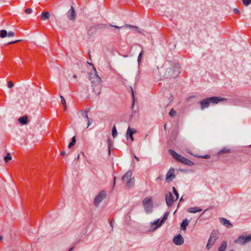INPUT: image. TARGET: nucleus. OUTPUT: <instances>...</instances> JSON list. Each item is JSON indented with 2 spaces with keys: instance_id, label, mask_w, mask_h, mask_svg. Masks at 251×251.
I'll return each instance as SVG.
<instances>
[{
  "instance_id": "obj_44",
  "label": "nucleus",
  "mask_w": 251,
  "mask_h": 251,
  "mask_svg": "<svg viewBox=\"0 0 251 251\" xmlns=\"http://www.w3.org/2000/svg\"><path fill=\"white\" fill-rule=\"evenodd\" d=\"M19 41H20V40H16V41L10 42L8 44H15V43H18Z\"/></svg>"
},
{
  "instance_id": "obj_25",
  "label": "nucleus",
  "mask_w": 251,
  "mask_h": 251,
  "mask_svg": "<svg viewBox=\"0 0 251 251\" xmlns=\"http://www.w3.org/2000/svg\"><path fill=\"white\" fill-rule=\"evenodd\" d=\"M50 14L48 12H44L41 14L42 19L43 20H46L50 17Z\"/></svg>"
},
{
  "instance_id": "obj_33",
  "label": "nucleus",
  "mask_w": 251,
  "mask_h": 251,
  "mask_svg": "<svg viewBox=\"0 0 251 251\" xmlns=\"http://www.w3.org/2000/svg\"><path fill=\"white\" fill-rule=\"evenodd\" d=\"M60 98H61V100L62 104L64 106V110H66V101H65V99L63 98V97H62L61 96H60Z\"/></svg>"
},
{
  "instance_id": "obj_14",
  "label": "nucleus",
  "mask_w": 251,
  "mask_h": 251,
  "mask_svg": "<svg viewBox=\"0 0 251 251\" xmlns=\"http://www.w3.org/2000/svg\"><path fill=\"white\" fill-rule=\"evenodd\" d=\"M173 242L176 245H181L184 243L183 238L180 234H178L173 238Z\"/></svg>"
},
{
  "instance_id": "obj_20",
  "label": "nucleus",
  "mask_w": 251,
  "mask_h": 251,
  "mask_svg": "<svg viewBox=\"0 0 251 251\" xmlns=\"http://www.w3.org/2000/svg\"><path fill=\"white\" fill-rule=\"evenodd\" d=\"M96 30L97 29L95 26H91L88 30V35L89 36H92L94 35V34L96 33Z\"/></svg>"
},
{
  "instance_id": "obj_31",
  "label": "nucleus",
  "mask_w": 251,
  "mask_h": 251,
  "mask_svg": "<svg viewBox=\"0 0 251 251\" xmlns=\"http://www.w3.org/2000/svg\"><path fill=\"white\" fill-rule=\"evenodd\" d=\"M12 159V157L9 153H8L6 156H4V159L6 162H8L9 161L11 160Z\"/></svg>"
},
{
  "instance_id": "obj_8",
  "label": "nucleus",
  "mask_w": 251,
  "mask_h": 251,
  "mask_svg": "<svg viewBox=\"0 0 251 251\" xmlns=\"http://www.w3.org/2000/svg\"><path fill=\"white\" fill-rule=\"evenodd\" d=\"M132 172L131 171H128L122 177V180L124 182H126V186L128 187H130L133 185L134 184V178H131Z\"/></svg>"
},
{
  "instance_id": "obj_39",
  "label": "nucleus",
  "mask_w": 251,
  "mask_h": 251,
  "mask_svg": "<svg viewBox=\"0 0 251 251\" xmlns=\"http://www.w3.org/2000/svg\"><path fill=\"white\" fill-rule=\"evenodd\" d=\"M200 157H201L202 158H204V159H209V158H210V156L208 154H206L203 156H200Z\"/></svg>"
},
{
  "instance_id": "obj_23",
  "label": "nucleus",
  "mask_w": 251,
  "mask_h": 251,
  "mask_svg": "<svg viewBox=\"0 0 251 251\" xmlns=\"http://www.w3.org/2000/svg\"><path fill=\"white\" fill-rule=\"evenodd\" d=\"M157 229V220H155L151 225L149 231H153Z\"/></svg>"
},
{
  "instance_id": "obj_52",
  "label": "nucleus",
  "mask_w": 251,
  "mask_h": 251,
  "mask_svg": "<svg viewBox=\"0 0 251 251\" xmlns=\"http://www.w3.org/2000/svg\"><path fill=\"white\" fill-rule=\"evenodd\" d=\"M183 201V198H182V197H181V199H180L179 201H180V202H181V201Z\"/></svg>"
},
{
  "instance_id": "obj_49",
  "label": "nucleus",
  "mask_w": 251,
  "mask_h": 251,
  "mask_svg": "<svg viewBox=\"0 0 251 251\" xmlns=\"http://www.w3.org/2000/svg\"><path fill=\"white\" fill-rule=\"evenodd\" d=\"M129 138H130V139H131V141H133L134 140L133 136H129Z\"/></svg>"
},
{
  "instance_id": "obj_34",
  "label": "nucleus",
  "mask_w": 251,
  "mask_h": 251,
  "mask_svg": "<svg viewBox=\"0 0 251 251\" xmlns=\"http://www.w3.org/2000/svg\"><path fill=\"white\" fill-rule=\"evenodd\" d=\"M176 114V111L173 109L172 108L169 112V115L170 116L173 117H174Z\"/></svg>"
},
{
  "instance_id": "obj_27",
  "label": "nucleus",
  "mask_w": 251,
  "mask_h": 251,
  "mask_svg": "<svg viewBox=\"0 0 251 251\" xmlns=\"http://www.w3.org/2000/svg\"><path fill=\"white\" fill-rule=\"evenodd\" d=\"M107 142L108 144L109 153H110V149L113 145V142L111 140L110 138H108Z\"/></svg>"
},
{
  "instance_id": "obj_1",
  "label": "nucleus",
  "mask_w": 251,
  "mask_h": 251,
  "mask_svg": "<svg viewBox=\"0 0 251 251\" xmlns=\"http://www.w3.org/2000/svg\"><path fill=\"white\" fill-rule=\"evenodd\" d=\"M160 70L163 74L162 75L161 72H159L160 75L170 79L177 78L182 72L181 66L177 62L169 60L164 64Z\"/></svg>"
},
{
  "instance_id": "obj_47",
  "label": "nucleus",
  "mask_w": 251,
  "mask_h": 251,
  "mask_svg": "<svg viewBox=\"0 0 251 251\" xmlns=\"http://www.w3.org/2000/svg\"><path fill=\"white\" fill-rule=\"evenodd\" d=\"M134 157L137 160V161H139V159L138 157H137L135 154H134Z\"/></svg>"
},
{
  "instance_id": "obj_21",
  "label": "nucleus",
  "mask_w": 251,
  "mask_h": 251,
  "mask_svg": "<svg viewBox=\"0 0 251 251\" xmlns=\"http://www.w3.org/2000/svg\"><path fill=\"white\" fill-rule=\"evenodd\" d=\"M227 247V242L226 241H223L220 247L219 248V251H225Z\"/></svg>"
},
{
  "instance_id": "obj_10",
  "label": "nucleus",
  "mask_w": 251,
  "mask_h": 251,
  "mask_svg": "<svg viewBox=\"0 0 251 251\" xmlns=\"http://www.w3.org/2000/svg\"><path fill=\"white\" fill-rule=\"evenodd\" d=\"M109 25L110 26L115 27V28L118 29L122 28L123 27H129V28H131L133 29L135 32H136L137 33H141V34L143 33V30L140 29L138 26H135V25H128V24H126L125 25H124L123 26H119L117 25H114L111 24H110Z\"/></svg>"
},
{
  "instance_id": "obj_48",
  "label": "nucleus",
  "mask_w": 251,
  "mask_h": 251,
  "mask_svg": "<svg viewBox=\"0 0 251 251\" xmlns=\"http://www.w3.org/2000/svg\"><path fill=\"white\" fill-rule=\"evenodd\" d=\"M74 249V247H71L68 251H72Z\"/></svg>"
},
{
  "instance_id": "obj_24",
  "label": "nucleus",
  "mask_w": 251,
  "mask_h": 251,
  "mask_svg": "<svg viewBox=\"0 0 251 251\" xmlns=\"http://www.w3.org/2000/svg\"><path fill=\"white\" fill-rule=\"evenodd\" d=\"M230 152V150L229 149L227 148L226 147H224V148L222 149L220 151L218 152V154H221L223 153H229Z\"/></svg>"
},
{
  "instance_id": "obj_41",
  "label": "nucleus",
  "mask_w": 251,
  "mask_h": 251,
  "mask_svg": "<svg viewBox=\"0 0 251 251\" xmlns=\"http://www.w3.org/2000/svg\"><path fill=\"white\" fill-rule=\"evenodd\" d=\"M7 35L8 37H10V36H14V33L13 31H9L8 33H7Z\"/></svg>"
},
{
  "instance_id": "obj_30",
  "label": "nucleus",
  "mask_w": 251,
  "mask_h": 251,
  "mask_svg": "<svg viewBox=\"0 0 251 251\" xmlns=\"http://www.w3.org/2000/svg\"><path fill=\"white\" fill-rule=\"evenodd\" d=\"M89 111V109H86L85 111L82 112V116L86 118V120H88L89 117L88 116V112Z\"/></svg>"
},
{
  "instance_id": "obj_4",
  "label": "nucleus",
  "mask_w": 251,
  "mask_h": 251,
  "mask_svg": "<svg viewBox=\"0 0 251 251\" xmlns=\"http://www.w3.org/2000/svg\"><path fill=\"white\" fill-rule=\"evenodd\" d=\"M168 152L169 154L171 155L178 162H181L184 164L190 166H192L194 164L193 162L178 154L176 152L172 149H169Z\"/></svg>"
},
{
  "instance_id": "obj_35",
  "label": "nucleus",
  "mask_w": 251,
  "mask_h": 251,
  "mask_svg": "<svg viewBox=\"0 0 251 251\" xmlns=\"http://www.w3.org/2000/svg\"><path fill=\"white\" fill-rule=\"evenodd\" d=\"M243 3L245 6H248L251 4V0H243Z\"/></svg>"
},
{
  "instance_id": "obj_54",
  "label": "nucleus",
  "mask_w": 251,
  "mask_h": 251,
  "mask_svg": "<svg viewBox=\"0 0 251 251\" xmlns=\"http://www.w3.org/2000/svg\"><path fill=\"white\" fill-rule=\"evenodd\" d=\"M115 179H116V177H114V184H115Z\"/></svg>"
},
{
  "instance_id": "obj_7",
  "label": "nucleus",
  "mask_w": 251,
  "mask_h": 251,
  "mask_svg": "<svg viewBox=\"0 0 251 251\" xmlns=\"http://www.w3.org/2000/svg\"><path fill=\"white\" fill-rule=\"evenodd\" d=\"M251 242V235L247 236H244L243 235H240L238 238L234 240L235 244H238L241 245H244L249 242Z\"/></svg>"
},
{
  "instance_id": "obj_9",
  "label": "nucleus",
  "mask_w": 251,
  "mask_h": 251,
  "mask_svg": "<svg viewBox=\"0 0 251 251\" xmlns=\"http://www.w3.org/2000/svg\"><path fill=\"white\" fill-rule=\"evenodd\" d=\"M106 193L105 191H101L99 194L95 197L94 200V204L98 207L99 204L106 197Z\"/></svg>"
},
{
  "instance_id": "obj_2",
  "label": "nucleus",
  "mask_w": 251,
  "mask_h": 251,
  "mask_svg": "<svg viewBox=\"0 0 251 251\" xmlns=\"http://www.w3.org/2000/svg\"><path fill=\"white\" fill-rule=\"evenodd\" d=\"M227 99L224 98H221L218 96H213L209 98L203 99L199 101L200 104L201 109L203 110L209 106L210 103L217 104L220 102L226 101Z\"/></svg>"
},
{
  "instance_id": "obj_6",
  "label": "nucleus",
  "mask_w": 251,
  "mask_h": 251,
  "mask_svg": "<svg viewBox=\"0 0 251 251\" xmlns=\"http://www.w3.org/2000/svg\"><path fill=\"white\" fill-rule=\"evenodd\" d=\"M143 204L147 213H150L152 211L153 201L151 198H146L143 201Z\"/></svg>"
},
{
  "instance_id": "obj_45",
  "label": "nucleus",
  "mask_w": 251,
  "mask_h": 251,
  "mask_svg": "<svg viewBox=\"0 0 251 251\" xmlns=\"http://www.w3.org/2000/svg\"><path fill=\"white\" fill-rule=\"evenodd\" d=\"M87 124H88V126L87 127V128H88L91 124V123L89 121V119H88V120H87Z\"/></svg>"
},
{
  "instance_id": "obj_13",
  "label": "nucleus",
  "mask_w": 251,
  "mask_h": 251,
  "mask_svg": "<svg viewBox=\"0 0 251 251\" xmlns=\"http://www.w3.org/2000/svg\"><path fill=\"white\" fill-rule=\"evenodd\" d=\"M175 170L173 168H171L166 174V180L168 182H170L175 177L174 173Z\"/></svg>"
},
{
  "instance_id": "obj_50",
  "label": "nucleus",
  "mask_w": 251,
  "mask_h": 251,
  "mask_svg": "<svg viewBox=\"0 0 251 251\" xmlns=\"http://www.w3.org/2000/svg\"><path fill=\"white\" fill-rule=\"evenodd\" d=\"M166 126H167V124H165L164 125V129L166 130Z\"/></svg>"
},
{
  "instance_id": "obj_53",
  "label": "nucleus",
  "mask_w": 251,
  "mask_h": 251,
  "mask_svg": "<svg viewBox=\"0 0 251 251\" xmlns=\"http://www.w3.org/2000/svg\"><path fill=\"white\" fill-rule=\"evenodd\" d=\"M73 77L75 78H76L77 77L76 75H74Z\"/></svg>"
},
{
  "instance_id": "obj_40",
  "label": "nucleus",
  "mask_w": 251,
  "mask_h": 251,
  "mask_svg": "<svg viewBox=\"0 0 251 251\" xmlns=\"http://www.w3.org/2000/svg\"><path fill=\"white\" fill-rule=\"evenodd\" d=\"M14 86V84L11 81H9L8 82V87L10 88H11L12 87H13Z\"/></svg>"
},
{
  "instance_id": "obj_12",
  "label": "nucleus",
  "mask_w": 251,
  "mask_h": 251,
  "mask_svg": "<svg viewBox=\"0 0 251 251\" xmlns=\"http://www.w3.org/2000/svg\"><path fill=\"white\" fill-rule=\"evenodd\" d=\"M165 199L166 204L168 207L171 206L173 205L174 202L176 201V200H174V198L172 193L171 192L166 194Z\"/></svg>"
},
{
  "instance_id": "obj_51",
  "label": "nucleus",
  "mask_w": 251,
  "mask_h": 251,
  "mask_svg": "<svg viewBox=\"0 0 251 251\" xmlns=\"http://www.w3.org/2000/svg\"><path fill=\"white\" fill-rule=\"evenodd\" d=\"M3 239V236H0V241H1Z\"/></svg>"
},
{
  "instance_id": "obj_46",
  "label": "nucleus",
  "mask_w": 251,
  "mask_h": 251,
  "mask_svg": "<svg viewBox=\"0 0 251 251\" xmlns=\"http://www.w3.org/2000/svg\"><path fill=\"white\" fill-rule=\"evenodd\" d=\"M61 155L62 156H64L66 154V152L65 151H62L61 152V153H60Z\"/></svg>"
},
{
  "instance_id": "obj_26",
  "label": "nucleus",
  "mask_w": 251,
  "mask_h": 251,
  "mask_svg": "<svg viewBox=\"0 0 251 251\" xmlns=\"http://www.w3.org/2000/svg\"><path fill=\"white\" fill-rule=\"evenodd\" d=\"M75 143H76V139H75V136H74L72 138V141H71V142L69 143L68 147L69 148H71L72 146H74L75 144Z\"/></svg>"
},
{
  "instance_id": "obj_32",
  "label": "nucleus",
  "mask_w": 251,
  "mask_h": 251,
  "mask_svg": "<svg viewBox=\"0 0 251 251\" xmlns=\"http://www.w3.org/2000/svg\"><path fill=\"white\" fill-rule=\"evenodd\" d=\"M112 134L114 138L116 137L117 135V131L115 126H114V127L112 128Z\"/></svg>"
},
{
  "instance_id": "obj_17",
  "label": "nucleus",
  "mask_w": 251,
  "mask_h": 251,
  "mask_svg": "<svg viewBox=\"0 0 251 251\" xmlns=\"http://www.w3.org/2000/svg\"><path fill=\"white\" fill-rule=\"evenodd\" d=\"M189 221L187 219H185L182 221L180 224V227L182 230H186L187 226H188Z\"/></svg>"
},
{
  "instance_id": "obj_28",
  "label": "nucleus",
  "mask_w": 251,
  "mask_h": 251,
  "mask_svg": "<svg viewBox=\"0 0 251 251\" xmlns=\"http://www.w3.org/2000/svg\"><path fill=\"white\" fill-rule=\"evenodd\" d=\"M172 189H173V192L174 194V195H175V196L176 197V201L178 200V197H179L178 193L176 189V187H173Z\"/></svg>"
},
{
  "instance_id": "obj_16",
  "label": "nucleus",
  "mask_w": 251,
  "mask_h": 251,
  "mask_svg": "<svg viewBox=\"0 0 251 251\" xmlns=\"http://www.w3.org/2000/svg\"><path fill=\"white\" fill-rule=\"evenodd\" d=\"M220 221L224 226L226 227L232 226V225L230 222L225 218H220Z\"/></svg>"
},
{
  "instance_id": "obj_42",
  "label": "nucleus",
  "mask_w": 251,
  "mask_h": 251,
  "mask_svg": "<svg viewBox=\"0 0 251 251\" xmlns=\"http://www.w3.org/2000/svg\"><path fill=\"white\" fill-rule=\"evenodd\" d=\"M233 11L235 14H239L240 11L237 8H234Z\"/></svg>"
},
{
  "instance_id": "obj_29",
  "label": "nucleus",
  "mask_w": 251,
  "mask_h": 251,
  "mask_svg": "<svg viewBox=\"0 0 251 251\" xmlns=\"http://www.w3.org/2000/svg\"><path fill=\"white\" fill-rule=\"evenodd\" d=\"M7 32L6 30L3 29L0 31V37L1 38H4L7 36Z\"/></svg>"
},
{
  "instance_id": "obj_18",
  "label": "nucleus",
  "mask_w": 251,
  "mask_h": 251,
  "mask_svg": "<svg viewBox=\"0 0 251 251\" xmlns=\"http://www.w3.org/2000/svg\"><path fill=\"white\" fill-rule=\"evenodd\" d=\"M202 210L201 208L198 207H190L188 209L187 211L191 213H196L198 212H201Z\"/></svg>"
},
{
  "instance_id": "obj_43",
  "label": "nucleus",
  "mask_w": 251,
  "mask_h": 251,
  "mask_svg": "<svg viewBox=\"0 0 251 251\" xmlns=\"http://www.w3.org/2000/svg\"><path fill=\"white\" fill-rule=\"evenodd\" d=\"M109 224L110 226L112 227V229H113V227L114 226V222H113V221L112 220L111 222H110Z\"/></svg>"
},
{
  "instance_id": "obj_19",
  "label": "nucleus",
  "mask_w": 251,
  "mask_h": 251,
  "mask_svg": "<svg viewBox=\"0 0 251 251\" xmlns=\"http://www.w3.org/2000/svg\"><path fill=\"white\" fill-rule=\"evenodd\" d=\"M28 117L24 116L19 118L18 121L22 125H26L27 123Z\"/></svg>"
},
{
  "instance_id": "obj_37",
  "label": "nucleus",
  "mask_w": 251,
  "mask_h": 251,
  "mask_svg": "<svg viewBox=\"0 0 251 251\" xmlns=\"http://www.w3.org/2000/svg\"><path fill=\"white\" fill-rule=\"evenodd\" d=\"M143 51H142L138 55V63L139 64L141 60V58L142 57V56H143Z\"/></svg>"
},
{
  "instance_id": "obj_15",
  "label": "nucleus",
  "mask_w": 251,
  "mask_h": 251,
  "mask_svg": "<svg viewBox=\"0 0 251 251\" xmlns=\"http://www.w3.org/2000/svg\"><path fill=\"white\" fill-rule=\"evenodd\" d=\"M170 212L169 211H167L165 213L164 216L162 218V219L160 220L158 219V228L161 226L166 221L168 218V215H169Z\"/></svg>"
},
{
  "instance_id": "obj_5",
  "label": "nucleus",
  "mask_w": 251,
  "mask_h": 251,
  "mask_svg": "<svg viewBox=\"0 0 251 251\" xmlns=\"http://www.w3.org/2000/svg\"><path fill=\"white\" fill-rule=\"evenodd\" d=\"M219 237V235L218 231L216 229H213L210 234L206 248L207 250H209L218 239Z\"/></svg>"
},
{
  "instance_id": "obj_11",
  "label": "nucleus",
  "mask_w": 251,
  "mask_h": 251,
  "mask_svg": "<svg viewBox=\"0 0 251 251\" xmlns=\"http://www.w3.org/2000/svg\"><path fill=\"white\" fill-rule=\"evenodd\" d=\"M67 17L69 20L74 21L76 19V13L75 8L71 6L70 9L67 12Z\"/></svg>"
},
{
  "instance_id": "obj_3",
  "label": "nucleus",
  "mask_w": 251,
  "mask_h": 251,
  "mask_svg": "<svg viewBox=\"0 0 251 251\" xmlns=\"http://www.w3.org/2000/svg\"><path fill=\"white\" fill-rule=\"evenodd\" d=\"M95 70V74L93 76V80H91L92 82V87L93 88V92L97 95H99L101 91V79L100 77H99L97 73L96 72V69L94 68ZM93 79V77L91 75H90V79L91 80Z\"/></svg>"
},
{
  "instance_id": "obj_36",
  "label": "nucleus",
  "mask_w": 251,
  "mask_h": 251,
  "mask_svg": "<svg viewBox=\"0 0 251 251\" xmlns=\"http://www.w3.org/2000/svg\"><path fill=\"white\" fill-rule=\"evenodd\" d=\"M130 89H131V92H132V108L133 107L134 105V104H135V98H134V92H133V89L132 87H130Z\"/></svg>"
},
{
  "instance_id": "obj_22",
  "label": "nucleus",
  "mask_w": 251,
  "mask_h": 251,
  "mask_svg": "<svg viewBox=\"0 0 251 251\" xmlns=\"http://www.w3.org/2000/svg\"><path fill=\"white\" fill-rule=\"evenodd\" d=\"M136 132V130L134 129H131L130 127H128L126 131V135L129 137L133 136V134Z\"/></svg>"
},
{
  "instance_id": "obj_38",
  "label": "nucleus",
  "mask_w": 251,
  "mask_h": 251,
  "mask_svg": "<svg viewBox=\"0 0 251 251\" xmlns=\"http://www.w3.org/2000/svg\"><path fill=\"white\" fill-rule=\"evenodd\" d=\"M32 10V9L30 8H27L25 11V12L27 14H30L31 13Z\"/></svg>"
},
{
  "instance_id": "obj_55",
  "label": "nucleus",
  "mask_w": 251,
  "mask_h": 251,
  "mask_svg": "<svg viewBox=\"0 0 251 251\" xmlns=\"http://www.w3.org/2000/svg\"><path fill=\"white\" fill-rule=\"evenodd\" d=\"M250 147H251V145L250 146Z\"/></svg>"
}]
</instances>
